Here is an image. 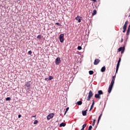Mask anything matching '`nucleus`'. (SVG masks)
I'll return each instance as SVG.
<instances>
[{
  "instance_id": "4468645a",
  "label": "nucleus",
  "mask_w": 130,
  "mask_h": 130,
  "mask_svg": "<svg viewBox=\"0 0 130 130\" xmlns=\"http://www.w3.org/2000/svg\"><path fill=\"white\" fill-rule=\"evenodd\" d=\"M66 123L62 122L61 124H60L59 127H62V126H66Z\"/></svg>"
},
{
  "instance_id": "79ce46f5",
  "label": "nucleus",
  "mask_w": 130,
  "mask_h": 130,
  "mask_svg": "<svg viewBox=\"0 0 130 130\" xmlns=\"http://www.w3.org/2000/svg\"><path fill=\"white\" fill-rule=\"evenodd\" d=\"M32 117H36V116H34Z\"/></svg>"
},
{
  "instance_id": "c85d7f7f",
  "label": "nucleus",
  "mask_w": 130,
  "mask_h": 130,
  "mask_svg": "<svg viewBox=\"0 0 130 130\" xmlns=\"http://www.w3.org/2000/svg\"><path fill=\"white\" fill-rule=\"evenodd\" d=\"M124 49H125V48H124V47H123V50L121 51V54H122V53H124Z\"/></svg>"
},
{
  "instance_id": "0eeeda50",
  "label": "nucleus",
  "mask_w": 130,
  "mask_h": 130,
  "mask_svg": "<svg viewBox=\"0 0 130 130\" xmlns=\"http://www.w3.org/2000/svg\"><path fill=\"white\" fill-rule=\"evenodd\" d=\"M25 86L26 87H27V90H29V89H30V87H31V82L30 81H28V82L26 83Z\"/></svg>"
},
{
  "instance_id": "4c0bfd02",
  "label": "nucleus",
  "mask_w": 130,
  "mask_h": 130,
  "mask_svg": "<svg viewBox=\"0 0 130 130\" xmlns=\"http://www.w3.org/2000/svg\"><path fill=\"white\" fill-rule=\"evenodd\" d=\"M45 81H47V82H48V81H49V78H45Z\"/></svg>"
},
{
  "instance_id": "bb28decb",
  "label": "nucleus",
  "mask_w": 130,
  "mask_h": 130,
  "mask_svg": "<svg viewBox=\"0 0 130 130\" xmlns=\"http://www.w3.org/2000/svg\"><path fill=\"white\" fill-rule=\"evenodd\" d=\"M38 122V120H35L34 122V124H37V123Z\"/></svg>"
},
{
  "instance_id": "f704fd0d",
  "label": "nucleus",
  "mask_w": 130,
  "mask_h": 130,
  "mask_svg": "<svg viewBox=\"0 0 130 130\" xmlns=\"http://www.w3.org/2000/svg\"><path fill=\"white\" fill-rule=\"evenodd\" d=\"M116 77V75H115L114 76H113L112 80H113V81H115V77Z\"/></svg>"
},
{
  "instance_id": "7ed1b4c3",
  "label": "nucleus",
  "mask_w": 130,
  "mask_h": 130,
  "mask_svg": "<svg viewBox=\"0 0 130 130\" xmlns=\"http://www.w3.org/2000/svg\"><path fill=\"white\" fill-rule=\"evenodd\" d=\"M93 95H94L93 92H92V91L90 90L88 93V98H87V101H90V100H91V98L93 97Z\"/></svg>"
},
{
  "instance_id": "e433bc0d",
  "label": "nucleus",
  "mask_w": 130,
  "mask_h": 130,
  "mask_svg": "<svg viewBox=\"0 0 130 130\" xmlns=\"http://www.w3.org/2000/svg\"><path fill=\"white\" fill-rule=\"evenodd\" d=\"M94 104H95V102L94 101V100H92V105L94 106Z\"/></svg>"
},
{
  "instance_id": "f3484780",
  "label": "nucleus",
  "mask_w": 130,
  "mask_h": 130,
  "mask_svg": "<svg viewBox=\"0 0 130 130\" xmlns=\"http://www.w3.org/2000/svg\"><path fill=\"white\" fill-rule=\"evenodd\" d=\"M123 49V47H120L118 49V52H120V51H122Z\"/></svg>"
},
{
  "instance_id": "58836bf2",
  "label": "nucleus",
  "mask_w": 130,
  "mask_h": 130,
  "mask_svg": "<svg viewBox=\"0 0 130 130\" xmlns=\"http://www.w3.org/2000/svg\"><path fill=\"white\" fill-rule=\"evenodd\" d=\"M21 116H22V115H18V118H20Z\"/></svg>"
},
{
  "instance_id": "9d476101",
  "label": "nucleus",
  "mask_w": 130,
  "mask_h": 130,
  "mask_svg": "<svg viewBox=\"0 0 130 130\" xmlns=\"http://www.w3.org/2000/svg\"><path fill=\"white\" fill-rule=\"evenodd\" d=\"M87 111H88V110H87V109L85 111H82V115L83 116H86V115L87 114Z\"/></svg>"
},
{
  "instance_id": "20e7f679",
  "label": "nucleus",
  "mask_w": 130,
  "mask_h": 130,
  "mask_svg": "<svg viewBox=\"0 0 130 130\" xmlns=\"http://www.w3.org/2000/svg\"><path fill=\"white\" fill-rule=\"evenodd\" d=\"M59 39L60 40V42H61V43H62L63 41H64V34H60L59 37Z\"/></svg>"
},
{
  "instance_id": "4be33fe9",
  "label": "nucleus",
  "mask_w": 130,
  "mask_h": 130,
  "mask_svg": "<svg viewBox=\"0 0 130 130\" xmlns=\"http://www.w3.org/2000/svg\"><path fill=\"white\" fill-rule=\"evenodd\" d=\"M41 37H42V36L41 35H40L37 36V38H38L39 40H41Z\"/></svg>"
},
{
  "instance_id": "a878e982",
  "label": "nucleus",
  "mask_w": 130,
  "mask_h": 130,
  "mask_svg": "<svg viewBox=\"0 0 130 130\" xmlns=\"http://www.w3.org/2000/svg\"><path fill=\"white\" fill-rule=\"evenodd\" d=\"M6 101H11V98H6Z\"/></svg>"
},
{
  "instance_id": "7c9ffc66",
  "label": "nucleus",
  "mask_w": 130,
  "mask_h": 130,
  "mask_svg": "<svg viewBox=\"0 0 130 130\" xmlns=\"http://www.w3.org/2000/svg\"><path fill=\"white\" fill-rule=\"evenodd\" d=\"M77 49H78V50H81L82 49V47L81 46H78L77 48Z\"/></svg>"
},
{
  "instance_id": "c9c22d12",
  "label": "nucleus",
  "mask_w": 130,
  "mask_h": 130,
  "mask_svg": "<svg viewBox=\"0 0 130 130\" xmlns=\"http://www.w3.org/2000/svg\"><path fill=\"white\" fill-rule=\"evenodd\" d=\"M91 129H92V125H90V126H89V128H88V130H91Z\"/></svg>"
},
{
  "instance_id": "2f4dec72",
  "label": "nucleus",
  "mask_w": 130,
  "mask_h": 130,
  "mask_svg": "<svg viewBox=\"0 0 130 130\" xmlns=\"http://www.w3.org/2000/svg\"><path fill=\"white\" fill-rule=\"evenodd\" d=\"M93 107H94V106H93V105H91L89 111H91V110L93 109Z\"/></svg>"
},
{
  "instance_id": "f8f14e48",
  "label": "nucleus",
  "mask_w": 130,
  "mask_h": 130,
  "mask_svg": "<svg viewBox=\"0 0 130 130\" xmlns=\"http://www.w3.org/2000/svg\"><path fill=\"white\" fill-rule=\"evenodd\" d=\"M106 70V68L105 67V66H104L102 68L101 71L102 73H104Z\"/></svg>"
},
{
  "instance_id": "5701e85b",
  "label": "nucleus",
  "mask_w": 130,
  "mask_h": 130,
  "mask_svg": "<svg viewBox=\"0 0 130 130\" xmlns=\"http://www.w3.org/2000/svg\"><path fill=\"white\" fill-rule=\"evenodd\" d=\"M89 75H93L94 74V72L93 71H89Z\"/></svg>"
},
{
  "instance_id": "6e6552de",
  "label": "nucleus",
  "mask_w": 130,
  "mask_h": 130,
  "mask_svg": "<svg viewBox=\"0 0 130 130\" xmlns=\"http://www.w3.org/2000/svg\"><path fill=\"white\" fill-rule=\"evenodd\" d=\"M100 62V59H95L93 62V64H94L95 66H97V64H98V63H99Z\"/></svg>"
},
{
  "instance_id": "72a5a7b5",
  "label": "nucleus",
  "mask_w": 130,
  "mask_h": 130,
  "mask_svg": "<svg viewBox=\"0 0 130 130\" xmlns=\"http://www.w3.org/2000/svg\"><path fill=\"white\" fill-rule=\"evenodd\" d=\"M120 61H121V58H119V60L118 61V63H120Z\"/></svg>"
},
{
  "instance_id": "412c9836",
  "label": "nucleus",
  "mask_w": 130,
  "mask_h": 130,
  "mask_svg": "<svg viewBox=\"0 0 130 130\" xmlns=\"http://www.w3.org/2000/svg\"><path fill=\"white\" fill-rule=\"evenodd\" d=\"M86 126H87V124H83V125L82 126V128L81 130L84 129V128H85V127H86Z\"/></svg>"
},
{
  "instance_id": "f257e3e1",
  "label": "nucleus",
  "mask_w": 130,
  "mask_h": 130,
  "mask_svg": "<svg viewBox=\"0 0 130 130\" xmlns=\"http://www.w3.org/2000/svg\"><path fill=\"white\" fill-rule=\"evenodd\" d=\"M114 81L115 80H112L110 85L109 86V88L108 90V92L109 93V94H110V93H111V91H112V88H113V85H114Z\"/></svg>"
},
{
  "instance_id": "39448f33",
  "label": "nucleus",
  "mask_w": 130,
  "mask_h": 130,
  "mask_svg": "<svg viewBox=\"0 0 130 130\" xmlns=\"http://www.w3.org/2000/svg\"><path fill=\"white\" fill-rule=\"evenodd\" d=\"M53 116H54V113H50L47 117V119L48 120H49V119H51V118H53Z\"/></svg>"
},
{
  "instance_id": "ddd939ff",
  "label": "nucleus",
  "mask_w": 130,
  "mask_h": 130,
  "mask_svg": "<svg viewBox=\"0 0 130 130\" xmlns=\"http://www.w3.org/2000/svg\"><path fill=\"white\" fill-rule=\"evenodd\" d=\"M128 21H125V23H124V25H123V27H125L126 29V28H127V24H128Z\"/></svg>"
},
{
  "instance_id": "aec40b11",
  "label": "nucleus",
  "mask_w": 130,
  "mask_h": 130,
  "mask_svg": "<svg viewBox=\"0 0 130 130\" xmlns=\"http://www.w3.org/2000/svg\"><path fill=\"white\" fill-rule=\"evenodd\" d=\"M70 109V108L69 107H67L66 110V111H65V113H64V115H66L67 112H68V111H69V110Z\"/></svg>"
},
{
  "instance_id": "a211bd4d",
  "label": "nucleus",
  "mask_w": 130,
  "mask_h": 130,
  "mask_svg": "<svg viewBox=\"0 0 130 130\" xmlns=\"http://www.w3.org/2000/svg\"><path fill=\"white\" fill-rule=\"evenodd\" d=\"M96 14H97V11H96V10H94L93 11L92 16H95V15H96Z\"/></svg>"
},
{
  "instance_id": "423d86ee",
  "label": "nucleus",
  "mask_w": 130,
  "mask_h": 130,
  "mask_svg": "<svg viewBox=\"0 0 130 130\" xmlns=\"http://www.w3.org/2000/svg\"><path fill=\"white\" fill-rule=\"evenodd\" d=\"M60 62H61V60H60V57H57V58L55 60V63L56 64H59V63H60Z\"/></svg>"
},
{
  "instance_id": "dca6fc26",
  "label": "nucleus",
  "mask_w": 130,
  "mask_h": 130,
  "mask_svg": "<svg viewBox=\"0 0 130 130\" xmlns=\"http://www.w3.org/2000/svg\"><path fill=\"white\" fill-rule=\"evenodd\" d=\"M102 116V113H101L100 115V116L98 118V123H99V121H100V119H101V117Z\"/></svg>"
},
{
  "instance_id": "393cba45",
  "label": "nucleus",
  "mask_w": 130,
  "mask_h": 130,
  "mask_svg": "<svg viewBox=\"0 0 130 130\" xmlns=\"http://www.w3.org/2000/svg\"><path fill=\"white\" fill-rule=\"evenodd\" d=\"M122 29H123V33H125V31H126V28L125 27H124V26H123Z\"/></svg>"
},
{
  "instance_id": "9b49d317",
  "label": "nucleus",
  "mask_w": 130,
  "mask_h": 130,
  "mask_svg": "<svg viewBox=\"0 0 130 130\" xmlns=\"http://www.w3.org/2000/svg\"><path fill=\"white\" fill-rule=\"evenodd\" d=\"M119 66H120V63H117V66H116V73L118 71V69H119Z\"/></svg>"
},
{
  "instance_id": "b1692460",
  "label": "nucleus",
  "mask_w": 130,
  "mask_h": 130,
  "mask_svg": "<svg viewBox=\"0 0 130 130\" xmlns=\"http://www.w3.org/2000/svg\"><path fill=\"white\" fill-rule=\"evenodd\" d=\"M53 79V77L50 76L49 77V81H51V80H52Z\"/></svg>"
},
{
  "instance_id": "c756f323",
  "label": "nucleus",
  "mask_w": 130,
  "mask_h": 130,
  "mask_svg": "<svg viewBox=\"0 0 130 130\" xmlns=\"http://www.w3.org/2000/svg\"><path fill=\"white\" fill-rule=\"evenodd\" d=\"M56 25H58V26H60V27H61V24L58 22L56 23Z\"/></svg>"
},
{
  "instance_id": "cd10ccee",
  "label": "nucleus",
  "mask_w": 130,
  "mask_h": 130,
  "mask_svg": "<svg viewBox=\"0 0 130 130\" xmlns=\"http://www.w3.org/2000/svg\"><path fill=\"white\" fill-rule=\"evenodd\" d=\"M96 122V119L93 120V122L92 123V126H94L95 125V122Z\"/></svg>"
},
{
  "instance_id": "f03ea898",
  "label": "nucleus",
  "mask_w": 130,
  "mask_h": 130,
  "mask_svg": "<svg viewBox=\"0 0 130 130\" xmlns=\"http://www.w3.org/2000/svg\"><path fill=\"white\" fill-rule=\"evenodd\" d=\"M98 94H95L94 95L95 98H98V99H101V96L100 95H103L104 93L102 90H99L98 91Z\"/></svg>"
},
{
  "instance_id": "ea45409f",
  "label": "nucleus",
  "mask_w": 130,
  "mask_h": 130,
  "mask_svg": "<svg viewBox=\"0 0 130 130\" xmlns=\"http://www.w3.org/2000/svg\"><path fill=\"white\" fill-rule=\"evenodd\" d=\"M123 42V39H121V42Z\"/></svg>"
},
{
  "instance_id": "6ab92c4d",
  "label": "nucleus",
  "mask_w": 130,
  "mask_h": 130,
  "mask_svg": "<svg viewBox=\"0 0 130 130\" xmlns=\"http://www.w3.org/2000/svg\"><path fill=\"white\" fill-rule=\"evenodd\" d=\"M83 103L82 102V101H78L77 102V104H78V105H82V104Z\"/></svg>"
},
{
  "instance_id": "a19ab883",
  "label": "nucleus",
  "mask_w": 130,
  "mask_h": 130,
  "mask_svg": "<svg viewBox=\"0 0 130 130\" xmlns=\"http://www.w3.org/2000/svg\"><path fill=\"white\" fill-rule=\"evenodd\" d=\"M92 2H96V0H92Z\"/></svg>"
},
{
  "instance_id": "2eb2a0df",
  "label": "nucleus",
  "mask_w": 130,
  "mask_h": 130,
  "mask_svg": "<svg viewBox=\"0 0 130 130\" xmlns=\"http://www.w3.org/2000/svg\"><path fill=\"white\" fill-rule=\"evenodd\" d=\"M129 32H130V25H129L127 30V32H126L127 35H129Z\"/></svg>"
},
{
  "instance_id": "1a4fd4ad",
  "label": "nucleus",
  "mask_w": 130,
  "mask_h": 130,
  "mask_svg": "<svg viewBox=\"0 0 130 130\" xmlns=\"http://www.w3.org/2000/svg\"><path fill=\"white\" fill-rule=\"evenodd\" d=\"M81 19H82V17L78 15L77 17L75 18V20H77V21H78V23H81Z\"/></svg>"
},
{
  "instance_id": "473e14b6",
  "label": "nucleus",
  "mask_w": 130,
  "mask_h": 130,
  "mask_svg": "<svg viewBox=\"0 0 130 130\" xmlns=\"http://www.w3.org/2000/svg\"><path fill=\"white\" fill-rule=\"evenodd\" d=\"M28 54H29V55H31L32 54V51H29L28 52Z\"/></svg>"
}]
</instances>
